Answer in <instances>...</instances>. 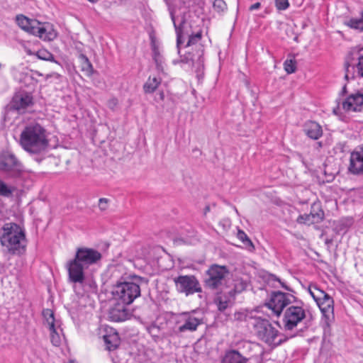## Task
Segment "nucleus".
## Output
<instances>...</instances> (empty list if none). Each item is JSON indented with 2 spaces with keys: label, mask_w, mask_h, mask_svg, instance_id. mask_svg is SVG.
Masks as SVG:
<instances>
[{
  "label": "nucleus",
  "mask_w": 363,
  "mask_h": 363,
  "mask_svg": "<svg viewBox=\"0 0 363 363\" xmlns=\"http://www.w3.org/2000/svg\"><path fill=\"white\" fill-rule=\"evenodd\" d=\"M15 187L7 185L0 179V196L10 198L12 196Z\"/></svg>",
  "instance_id": "473e14b6"
},
{
  "label": "nucleus",
  "mask_w": 363,
  "mask_h": 363,
  "mask_svg": "<svg viewBox=\"0 0 363 363\" xmlns=\"http://www.w3.org/2000/svg\"><path fill=\"white\" fill-rule=\"evenodd\" d=\"M346 93H347V85H346V84H345V85L343 86L342 89V91H341V92H340V94L343 96V95H345Z\"/></svg>",
  "instance_id": "a18cd8bd"
},
{
  "label": "nucleus",
  "mask_w": 363,
  "mask_h": 363,
  "mask_svg": "<svg viewBox=\"0 0 363 363\" xmlns=\"http://www.w3.org/2000/svg\"><path fill=\"white\" fill-rule=\"evenodd\" d=\"M316 145H318V147H323V143L322 142H318L316 143Z\"/></svg>",
  "instance_id": "3c124183"
},
{
  "label": "nucleus",
  "mask_w": 363,
  "mask_h": 363,
  "mask_svg": "<svg viewBox=\"0 0 363 363\" xmlns=\"http://www.w3.org/2000/svg\"><path fill=\"white\" fill-rule=\"evenodd\" d=\"M342 106L345 111H363V94L357 92L350 95L342 102Z\"/></svg>",
  "instance_id": "a211bd4d"
},
{
  "label": "nucleus",
  "mask_w": 363,
  "mask_h": 363,
  "mask_svg": "<svg viewBox=\"0 0 363 363\" xmlns=\"http://www.w3.org/2000/svg\"><path fill=\"white\" fill-rule=\"evenodd\" d=\"M169 10L177 34V48L178 53H180L181 45L184 43L185 38H188L185 48H191V49H193V48L195 47V52L190 51L186 52L184 56H181L180 62L186 64L191 62L193 65L196 62L199 65L196 72H199L201 68H203L204 48L203 45L200 43L202 38V30L199 29L196 31H193L191 26L184 18H182L179 23L177 24L174 16V9L169 8Z\"/></svg>",
  "instance_id": "f257e3e1"
},
{
  "label": "nucleus",
  "mask_w": 363,
  "mask_h": 363,
  "mask_svg": "<svg viewBox=\"0 0 363 363\" xmlns=\"http://www.w3.org/2000/svg\"><path fill=\"white\" fill-rule=\"evenodd\" d=\"M260 7H261V4L259 2H256L255 4H253L250 6L249 10L252 11L258 9Z\"/></svg>",
  "instance_id": "c03bdc74"
},
{
  "label": "nucleus",
  "mask_w": 363,
  "mask_h": 363,
  "mask_svg": "<svg viewBox=\"0 0 363 363\" xmlns=\"http://www.w3.org/2000/svg\"><path fill=\"white\" fill-rule=\"evenodd\" d=\"M0 243L4 250L11 255H21L25 253L27 246L26 230L23 226L9 222L1 228Z\"/></svg>",
  "instance_id": "f03ea898"
},
{
  "label": "nucleus",
  "mask_w": 363,
  "mask_h": 363,
  "mask_svg": "<svg viewBox=\"0 0 363 363\" xmlns=\"http://www.w3.org/2000/svg\"><path fill=\"white\" fill-rule=\"evenodd\" d=\"M363 48L359 50L358 63L354 66L351 64L349 59L345 62V79L349 81L350 79H354L356 76L363 77Z\"/></svg>",
  "instance_id": "f3484780"
},
{
  "label": "nucleus",
  "mask_w": 363,
  "mask_h": 363,
  "mask_svg": "<svg viewBox=\"0 0 363 363\" xmlns=\"http://www.w3.org/2000/svg\"><path fill=\"white\" fill-rule=\"evenodd\" d=\"M347 169L353 175H363V144L357 146L350 153Z\"/></svg>",
  "instance_id": "dca6fc26"
},
{
  "label": "nucleus",
  "mask_w": 363,
  "mask_h": 363,
  "mask_svg": "<svg viewBox=\"0 0 363 363\" xmlns=\"http://www.w3.org/2000/svg\"><path fill=\"white\" fill-rule=\"evenodd\" d=\"M344 25L351 29L357 30L359 33L363 32V9L359 12V17H352L345 21Z\"/></svg>",
  "instance_id": "bb28decb"
},
{
  "label": "nucleus",
  "mask_w": 363,
  "mask_h": 363,
  "mask_svg": "<svg viewBox=\"0 0 363 363\" xmlns=\"http://www.w3.org/2000/svg\"><path fill=\"white\" fill-rule=\"evenodd\" d=\"M254 330L257 337L269 345L278 346L286 342L288 338L279 339L275 342L279 331L272 326L269 320L261 318L255 320Z\"/></svg>",
  "instance_id": "423d86ee"
},
{
  "label": "nucleus",
  "mask_w": 363,
  "mask_h": 363,
  "mask_svg": "<svg viewBox=\"0 0 363 363\" xmlns=\"http://www.w3.org/2000/svg\"><path fill=\"white\" fill-rule=\"evenodd\" d=\"M110 200L106 198H101L99 200L98 206L101 211H106L108 207Z\"/></svg>",
  "instance_id": "37998d69"
},
{
  "label": "nucleus",
  "mask_w": 363,
  "mask_h": 363,
  "mask_svg": "<svg viewBox=\"0 0 363 363\" xmlns=\"http://www.w3.org/2000/svg\"><path fill=\"white\" fill-rule=\"evenodd\" d=\"M25 167L14 153L9 150L0 152V172L9 178L21 177L25 172Z\"/></svg>",
  "instance_id": "39448f33"
},
{
  "label": "nucleus",
  "mask_w": 363,
  "mask_h": 363,
  "mask_svg": "<svg viewBox=\"0 0 363 363\" xmlns=\"http://www.w3.org/2000/svg\"><path fill=\"white\" fill-rule=\"evenodd\" d=\"M310 217L312 220V223H320L325 218V213L323 210L320 208L318 204L313 203L311 206Z\"/></svg>",
  "instance_id": "c85d7f7f"
},
{
  "label": "nucleus",
  "mask_w": 363,
  "mask_h": 363,
  "mask_svg": "<svg viewBox=\"0 0 363 363\" xmlns=\"http://www.w3.org/2000/svg\"><path fill=\"white\" fill-rule=\"evenodd\" d=\"M87 1L92 4H94V3H96L97 1H99V0H87Z\"/></svg>",
  "instance_id": "603ef678"
},
{
  "label": "nucleus",
  "mask_w": 363,
  "mask_h": 363,
  "mask_svg": "<svg viewBox=\"0 0 363 363\" xmlns=\"http://www.w3.org/2000/svg\"><path fill=\"white\" fill-rule=\"evenodd\" d=\"M229 295L222 294L217 293L216 297L214 298V302L217 305L218 309L220 312H223L228 307L230 302Z\"/></svg>",
  "instance_id": "2f4dec72"
},
{
  "label": "nucleus",
  "mask_w": 363,
  "mask_h": 363,
  "mask_svg": "<svg viewBox=\"0 0 363 363\" xmlns=\"http://www.w3.org/2000/svg\"><path fill=\"white\" fill-rule=\"evenodd\" d=\"M228 274L229 270L225 266L216 264L211 265L206 272L203 281L205 288L211 291L221 289Z\"/></svg>",
  "instance_id": "6e6552de"
},
{
  "label": "nucleus",
  "mask_w": 363,
  "mask_h": 363,
  "mask_svg": "<svg viewBox=\"0 0 363 363\" xmlns=\"http://www.w3.org/2000/svg\"><path fill=\"white\" fill-rule=\"evenodd\" d=\"M16 24L26 33L33 35L39 21L36 19L29 18L23 14H18L16 16Z\"/></svg>",
  "instance_id": "b1692460"
},
{
  "label": "nucleus",
  "mask_w": 363,
  "mask_h": 363,
  "mask_svg": "<svg viewBox=\"0 0 363 363\" xmlns=\"http://www.w3.org/2000/svg\"><path fill=\"white\" fill-rule=\"evenodd\" d=\"M20 144L25 151L31 155L45 152L50 145L46 130L38 123L26 126L20 135Z\"/></svg>",
  "instance_id": "7ed1b4c3"
},
{
  "label": "nucleus",
  "mask_w": 363,
  "mask_h": 363,
  "mask_svg": "<svg viewBox=\"0 0 363 363\" xmlns=\"http://www.w3.org/2000/svg\"><path fill=\"white\" fill-rule=\"evenodd\" d=\"M303 133L313 140H319L323 135L322 126L316 121H306L302 126Z\"/></svg>",
  "instance_id": "412c9836"
},
{
  "label": "nucleus",
  "mask_w": 363,
  "mask_h": 363,
  "mask_svg": "<svg viewBox=\"0 0 363 363\" xmlns=\"http://www.w3.org/2000/svg\"><path fill=\"white\" fill-rule=\"evenodd\" d=\"M176 289L186 296L202 292L199 281L194 275H179L174 279Z\"/></svg>",
  "instance_id": "9b49d317"
},
{
  "label": "nucleus",
  "mask_w": 363,
  "mask_h": 363,
  "mask_svg": "<svg viewBox=\"0 0 363 363\" xmlns=\"http://www.w3.org/2000/svg\"><path fill=\"white\" fill-rule=\"evenodd\" d=\"M209 211H210V206H206L205 207V208H204L203 214L206 216V213H207L208 212H209Z\"/></svg>",
  "instance_id": "09e8293b"
},
{
  "label": "nucleus",
  "mask_w": 363,
  "mask_h": 363,
  "mask_svg": "<svg viewBox=\"0 0 363 363\" xmlns=\"http://www.w3.org/2000/svg\"><path fill=\"white\" fill-rule=\"evenodd\" d=\"M37 55L41 60L55 62V63H58L57 61H56L55 60L54 55L51 52H50L45 50H39L37 52Z\"/></svg>",
  "instance_id": "e433bc0d"
},
{
  "label": "nucleus",
  "mask_w": 363,
  "mask_h": 363,
  "mask_svg": "<svg viewBox=\"0 0 363 363\" xmlns=\"http://www.w3.org/2000/svg\"><path fill=\"white\" fill-rule=\"evenodd\" d=\"M43 315L46 319V323L49 327L50 331L51 342L53 345L59 346L60 344V337L56 330L55 328V320L52 311L46 309L43 311Z\"/></svg>",
  "instance_id": "4be33fe9"
},
{
  "label": "nucleus",
  "mask_w": 363,
  "mask_h": 363,
  "mask_svg": "<svg viewBox=\"0 0 363 363\" xmlns=\"http://www.w3.org/2000/svg\"><path fill=\"white\" fill-rule=\"evenodd\" d=\"M101 258L102 255L98 250L89 247L77 248L74 257L86 269L93 264H97Z\"/></svg>",
  "instance_id": "4468645a"
},
{
  "label": "nucleus",
  "mask_w": 363,
  "mask_h": 363,
  "mask_svg": "<svg viewBox=\"0 0 363 363\" xmlns=\"http://www.w3.org/2000/svg\"><path fill=\"white\" fill-rule=\"evenodd\" d=\"M337 107L336 108H334V110H333V112L335 114H337V110L340 108V101L339 100H337Z\"/></svg>",
  "instance_id": "de8ad7c7"
},
{
  "label": "nucleus",
  "mask_w": 363,
  "mask_h": 363,
  "mask_svg": "<svg viewBox=\"0 0 363 363\" xmlns=\"http://www.w3.org/2000/svg\"><path fill=\"white\" fill-rule=\"evenodd\" d=\"M103 339L106 350L113 351L116 350L121 344V338L118 332L113 328L106 329V333L103 335Z\"/></svg>",
  "instance_id": "5701e85b"
},
{
  "label": "nucleus",
  "mask_w": 363,
  "mask_h": 363,
  "mask_svg": "<svg viewBox=\"0 0 363 363\" xmlns=\"http://www.w3.org/2000/svg\"><path fill=\"white\" fill-rule=\"evenodd\" d=\"M248 359L242 356L236 350H229L225 351L224 356L221 359V363H247Z\"/></svg>",
  "instance_id": "393cba45"
},
{
  "label": "nucleus",
  "mask_w": 363,
  "mask_h": 363,
  "mask_svg": "<svg viewBox=\"0 0 363 363\" xmlns=\"http://www.w3.org/2000/svg\"><path fill=\"white\" fill-rule=\"evenodd\" d=\"M128 304L118 302L112 306L108 312V318L113 322H123L130 317V313L126 308Z\"/></svg>",
  "instance_id": "6ab92c4d"
},
{
  "label": "nucleus",
  "mask_w": 363,
  "mask_h": 363,
  "mask_svg": "<svg viewBox=\"0 0 363 363\" xmlns=\"http://www.w3.org/2000/svg\"><path fill=\"white\" fill-rule=\"evenodd\" d=\"M215 11L218 13H223L227 10V4L223 0H215L213 4Z\"/></svg>",
  "instance_id": "4c0bfd02"
},
{
  "label": "nucleus",
  "mask_w": 363,
  "mask_h": 363,
  "mask_svg": "<svg viewBox=\"0 0 363 363\" xmlns=\"http://www.w3.org/2000/svg\"><path fill=\"white\" fill-rule=\"evenodd\" d=\"M237 237L240 241H242L246 247L249 249V250H252L255 249V246L243 230H238Z\"/></svg>",
  "instance_id": "f704fd0d"
},
{
  "label": "nucleus",
  "mask_w": 363,
  "mask_h": 363,
  "mask_svg": "<svg viewBox=\"0 0 363 363\" xmlns=\"http://www.w3.org/2000/svg\"><path fill=\"white\" fill-rule=\"evenodd\" d=\"M323 316L322 327L324 330V334L329 333L330 330V323L333 319L334 311V301L333 298L326 292L324 293L320 300L316 302Z\"/></svg>",
  "instance_id": "f8f14e48"
},
{
  "label": "nucleus",
  "mask_w": 363,
  "mask_h": 363,
  "mask_svg": "<svg viewBox=\"0 0 363 363\" xmlns=\"http://www.w3.org/2000/svg\"><path fill=\"white\" fill-rule=\"evenodd\" d=\"M79 60L80 61L82 72L87 77L91 76L94 73V68L89 58L84 54L82 53L79 55Z\"/></svg>",
  "instance_id": "c756f323"
},
{
  "label": "nucleus",
  "mask_w": 363,
  "mask_h": 363,
  "mask_svg": "<svg viewBox=\"0 0 363 363\" xmlns=\"http://www.w3.org/2000/svg\"><path fill=\"white\" fill-rule=\"evenodd\" d=\"M296 222L299 224H308V225L313 224L312 220H311L309 214H303V215L298 216V217L296 219Z\"/></svg>",
  "instance_id": "79ce46f5"
},
{
  "label": "nucleus",
  "mask_w": 363,
  "mask_h": 363,
  "mask_svg": "<svg viewBox=\"0 0 363 363\" xmlns=\"http://www.w3.org/2000/svg\"><path fill=\"white\" fill-rule=\"evenodd\" d=\"M308 291L315 302H318V301L320 300V297L323 296L325 293L324 291L319 289L316 286H315L313 289L309 288Z\"/></svg>",
  "instance_id": "ea45409f"
},
{
  "label": "nucleus",
  "mask_w": 363,
  "mask_h": 363,
  "mask_svg": "<svg viewBox=\"0 0 363 363\" xmlns=\"http://www.w3.org/2000/svg\"><path fill=\"white\" fill-rule=\"evenodd\" d=\"M147 283L146 278L135 274L121 278L113 287V297L116 301L130 305L140 296V286Z\"/></svg>",
  "instance_id": "20e7f679"
},
{
  "label": "nucleus",
  "mask_w": 363,
  "mask_h": 363,
  "mask_svg": "<svg viewBox=\"0 0 363 363\" xmlns=\"http://www.w3.org/2000/svg\"><path fill=\"white\" fill-rule=\"evenodd\" d=\"M306 316L303 301L296 298V301L287 307L284 313L283 324L285 330H292Z\"/></svg>",
  "instance_id": "0eeeda50"
},
{
  "label": "nucleus",
  "mask_w": 363,
  "mask_h": 363,
  "mask_svg": "<svg viewBox=\"0 0 363 363\" xmlns=\"http://www.w3.org/2000/svg\"><path fill=\"white\" fill-rule=\"evenodd\" d=\"M333 242V239L332 238H326L325 240V243L328 245H331Z\"/></svg>",
  "instance_id": "49530a36"
},
{
  "label": "nucleus",
  "mask_w": 363,
  "mask_h": 363,
  "mask_svg": "<svg viewBox=\"0 0 363 363\" xmlns=\"http://www.w3.org/2000/svg\"><path fill=\"white\" fill-rule=\"evenodd\" d=\"M284 69L288 74H292L296 72V62L295 60H286L284 63Z\"/></svg>",
  "instance_id": "58836bf2"
},
{
  "label": "nucleus",
  "mask_w": 363,
  "mask_h": 363,
  "mask_svg": "<svg viewBox=\"0 0 363 363\" xmlns=\"http://www.w3.org/2000/svg\"><path fill=\"white\" fill-rule=\"evenodd\" d=\"M68 281L73 284H83L85 281L84 271L87 269L76 259H72L67 263Z\"/></svg>",
  "instance_id": "2eb2a0df"
},
{
  "label": "nucleus",
  "mask_w": 363,
  "mask_h": 363,
  "mask_svg": "<svg viewBox=\"0 0 363 363\" xmlns=\"http://www.w3.org/2000/svg\"><path fill=\"white\" fill-rule=\"evenodd\" d=\"M33 35L38 36L43 40L51 41L57 38V33L53 28V26L51 23L39 21V25L36 26Z\"/></svg>",
  "instance_id": "aec40b11"
},
{
  "label": "nucleus",
  "mask_w": 363,
  "mask_h": 363,
  "mask_svg": "<svg viewBox=\"0 0 363 363\" xmlns=\"http://www.w3.org/2000/svg\"><path fill=\"white\" fill-rule=\"evenodd\" d=\"M296 296L281 291H272L269 301L265 303L274 315L279 316L284 308L296 301Z\"/></svg>",
  "instance_id": "9d476101"
},
{
  "label": "nucleus",
  "mask_w": 363,
  "mask_h": 363,
  "mask_svg": "<svg viewBox=\"0 0 363 363\" xmlns=\"http://www.w3.org/2000/svg\"><path fill=\"white\" fill-rule=\"evenodd\" d=\"M150 45L152 51V58L156 65L157 69H162V63L163 59L162 56L160 55L159 48L156 45V38L155 36L154 32L150 33Z\"/></svg>",
  "instance_id": "a878e982"
},
{
  "label": "nucleus",
  "mask_w": 363,
  "mask_h": 363,
  "mask_svg": "<svg viewBox=\"0 0 363 363\" xmlns=\"http://www.w3.org/2000/svg\"><path fill=\"white\" fill-rule=\"evenodd\" d=\"M162 79L160 77H149L147 82L143 85V90L145 94L153 93L159 85L161 84Z\"/></svg>",
  "instance_id": "7c9ffc66"
},
{
  "label": "nucleus",
  "mask_w": 363,
  "mask_h": 363,
  "mask_svg": "<svg viewBox=\"0 0 363 363\" xmlns=\"http://www.w3.org/2000/svg\"><path fill=\"white\" fill-rule=\"evenodd\" d=\"M275 6L279 11L286 10L289 7V0H275Z\"/></svg>",
  "instance_id": "a19ab883"
},
{
  "label": "nucleus",
  "mask_w": 363,
  "mask_h": 363,
  "mask_svg": "<svg viewBox=\"0 0 363 363\" xmlns=\"http://www.w3.org/2000/svg\"><path fill=\"white\" fill-rule=\"evenodd\" d=\"M246 289V284L242 281H239L235 284L234 288L228 291L230 297L235 298L236 294H240Z\"/></svg>",
  "instance_id": "c9c22d12"
},
{
  "label": "nucleus",
  "mask_w": 363,
  "mask_h": 363,
  "mask_svg": "<svg viewBox=\"0 0 363 363\" xmlns=\"http://www.w3.org/2000/svg\"><path fill=\"white\" fill-rule=\"evenodd\" d=\"M202 323V319L195 317L193 314L188 312L182 313L176 318L173 333L176 336L181 337L186 333L196 331Z\"/></svg>",
  "instance_id": "1a4fd4ad"
},
{
  "label": "nucleus",
  "mask_w": 363,
  "mask_h": 363,
  "mask_svg": "<svg viewBox=\"0 0 363 363\" xmlns=\"http://www.w3.org/2000/svg\"><path fill=\"white\" fill-rule=\"evenodd\" d=\"M181 5L189 11H196V7H201L202 4L201 0H179Z\"/></svg>",
  "instance_id": "72a5a7b5"
},
{
  "label": "nucleus",
  "mask_w": 363,
  "mask_h": 363,
  "mask_svg": "<svg viewBox=\"0 0 363 363\" xmlns=\"http://www.w3.org/2000/svg\"><path fill=\"white\" fill-rule=\"evenodd\" d=\"M33 104L34 99L32 94L25 90H21L14 94L8 106L11 111L23 113L26 108L33 106Z\"/></svg>",
  "instance_id": "ddd939ff"
},
{
  "label": "nucleus",
  "mask_w": 363,
  "mask_h": 363,
  "mask_svg": "<svg viewBox=\"0 0 363 363\" xmlns=\"http://www.w3.org/2000/svg\"><path fill=\"white\" fill-rule=\"evenodd\" d=\"M160 100H162V101H163V100H164V92H163V91H161V92L160 93Z\"/></svg>",
  "instance_id": "8fccbe9b"
},
{
  "label": "nucleus",
  "mask_w": 363,
  "mask_h": 363,
  "mask_svg": "<svg viewBox=\"0 0 363 363\" xmlns=\"http://www.w3.org/2000/svg\"><path fill=\"white\" fill-rule=\"evenodd\" d=\"M263 280L269 286L272 287L276 288L277 286L276 285V283H279L280 286L284 288L285 290L289 291H293V290L287 286L284 282L281 281V280L275 274L266 272L263 277Z\"/></svg>",
  "instance_id": "cd10ccee"
}]
</instances>
